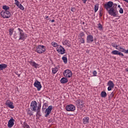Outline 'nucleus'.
Returning <instances> with one entry per match:
<instances>
[{
	"label": "nucleus",
	"mask_w": 128,
	"mask_h": 128,
	"mask_svg": "<svg viewBox=\"0 0 128 128\" xmlns=\"http://www.w3.org/2000/svg\"><path fill=\"white\" fill-rule=\"evenodd\" d=\"M30 108L32 112H36V115L40 116V109L42 108V103H40L38 106V103L36 100H32L30 105Z\"/></svg>",
	"instance_id": "obj_1"
},
{
	"label": "nucleus",
	"mask_w": 128,
	"mask_h": 128,
	"mask_svg": "<svg viewBox=\"0 0 128 128\" xmlns=\"http://www.w3.org/2000/svg\"><path fill=\"white\" fill-rule=\"evenodd\" d=\"M118 4H114L112 8H110L108 11H107L108 14L112 16H114V18L118 16V10L116 8Z\"/></svg>",
	"instance_id": "obj_2"
},
{
	"label": "nucleus",
	"mask_w": 128,
	"mask_h": 128,
	"mask_svg": "<svg viewBox=\"0 0 128 128\" xmlns=\"http://www.w3.org/2000/svg\"><path fill=\"white\" fill-rule=\"evenodd\" d=\"M18 30L19 32L18 40H22V42H24L28 38V35L24 33V30L20 29V28H18Z\"/></svg>",
	"instance_id": "obj_3"
},
{
	"label": "nucleus",
	"mask_w": 128,
	"mask_h": 128,
	"mask_svg": "<svg viewBox=\"0 0 128 128\" xmlns=\"http://www.w3.org/2000/svg\"><path fill=\"white\" fill-rule=\"evenodd\" d=\"M46 46L44 45H38L36 47V52L37 54H40L46 52Z\"/></svg>",
	"instance_id": "obj_4"
},
{
	"label": "nucleus",
	"mask_w": 128,
	"mask_h": 128,
	"mask_svg": "<svg viewBox=\"0 0 128 128\" xmlns=\"http://www.w3.org/2000/svg\"><path fill=\"white\" fill-rule=\"evenodd\" d=\"M0 16L4 18H10V11L2 10L0 12Z\"/></svg>",
	"instance_id": "obj_5"
},
{
	"label": "nucleus",
	"mask_w": 128,
	"mask_h": 128,
	"mask_svg": "<svg viewBox=\"0 0 128 128\" xmlns=\"http://www.w3.org/2000/svg\"><path fill=\"white\" fill-rule=\"evenodd\" d=\"M63 75L65 78H70L72 76V72L70 70H64Z\"/></svg>",
	"instance_id": "obj_6"
},
{
	"label": "nucleus",
	"mask_w": 128,
	"mask_h": 128,
	"mask_svg": "<svg viewBox=\"0 0 128 128\" xmlns=\"http://www.w3.org/2000/svg\"><path fill=\"white\" fill-rule=\"evenodd\" d=\"M114 2L110 1L104 4V8L108 12L110 8H112L114 6Z\"/></svg>",
	"instance_id": "obj_7"
},
{
	"label": "nucleus",
	"mask_w": 128,
	"mask_h": 128,
	"mask_svg": "<svg viewBox=\"0 0 128 128\" xmlns=\"http://www.w3.org/2000/svg\"><path fill=\"white\" fill-rule=\"evenodd\" d=\"M56 50L58 51L60 54H64L66 52V49L60 45L56 48Z\"/></svg>",
	"instance_id": "obj_8"
},
{
	"label": "nucleus",
	"mask_w": 128,
	"mask_h": 128,
	"mask_svg": "<svg viewBox=\"0 0 128 128\" xmlns=\"http://www.w3.org/2000/svg\"><path fill=\"white\" fill-rule=\"evenodd\" d=\"M75 104L78 108H84V102L82 100H80V99L76 100L75 102Z\"/></svg>",
	"instance_id": "obj_9"
},
{
	"label": "nucleus",
	"mask_w": 128,
	"mask_h": 128,
	"mask_svg": "<svg viewBox=\"0 0 128 128\" xmlns=\"http://www.w3.org/2000/svg\"><path fill=\"white\" fill-rule=\"evenodd\" d=\"M34 86L35 88H36L37 90H38V92H40V90H42V84H40V82H38V80H36L34 84Z\"/></svg>",
	"instance_id": "obj_10"
},
{
	"label": "nucleus",
	"mask_w": 128,
	"mask_h": 128,
	"mask_svg": "<svg viewBox=\"0 0 128 128\" xmlns=\"http://www.w3.org/2000/svg\"><path fill=\"white\" fill-rule=\"evenodd\" d=\"M67 112H74L76 110V106L72 104L68 105L66 107Z\"/></svg>",
	"instance_id": "obj_11"
},
{
	"label": "nucleus",
	"mask_w": 128,
	"mask_h": 128,
	"mask_svg": "<svg viewBox=\"0 0 128 128\" xmlns=\"http://www.w3.org/2000/svg\"><path fill=\"white\" fill-rule=\"evenodd\" d=\"M107 86H108V92L112 90L114 88V82L110 80L107 83Z\"/></svg>",
	"instance_id": "obj_12"
},
{
	"label": "nucleus",
	"mask_w": 128,
	"mask_h": 128,
	"mask_svg": "<svg viewBox=\"0 0 128 128\" xmlns=\"http://www.w3.org/2000/svg\"><path fill=\"white\" fill-rule=\"evenodd\" d=\"M52 106H50L45 110L46 114L44 116L46 118H48L50 116V114L52 112Z\"/></svg>",
	"instance_id": "obj_13"
},
{
	"label": "nucleus",
	"mask_w": 128,
	"mask_h": 128,
	"mask_svg": "<svg viewBox=\"0 0 128 128\" xmlns=\"http://www.w3.org/2000/svg\"><path fill=\"white\" fill-rule=\"evenodd\" d=\"M14 119L12 117L8 122V126L9 128H12L14 126Z\"/></svg>",
	"instance_id": "obj_14"
},
{
	"label": "nucleus",
	"mask_w": 128,
	"mask_h": 128,
	"mask_svg": "<svg viewBox=\"0 0 128 128\" xmlns=\"http://www.w3.org/2000/svg\"><path fill=\"white\" fill-rule=\"evenodd\" d=\"M94 42V36L92 34H89L86 37L87 44H92Z\"/></svg>",
	"instance_id": "obj_15"
},
{
	"label": "nucleus",
	"mask_w": 128,
	"mask_h": 128,
	"mask_svg": "<svg viewBox=\"0 0 128 128\" xmlns=\"http://www.w3.org/2000/svg\"><path fill=\"white\" fill-rule=\"evenodd\" d=\"M28 64L32 66H34L35 68H38V64H36L34 60H31L28 61Z\"/></svg>",
	"instance_id": "obj_16"
},
{
	"label": "nucleus",
	"mask_w": 128,
	"mask_h": 128,
	"mask_svg": "<svg viewBox=\"0 0 128 128\" xmlns=\"http://www.w3.org/2000/svg\"><path fill=\"white\" fill-rule=\"evenodd\" d=\"M6 106H8L10 108H14V102H12L10 100H7L6 104Z\"/></svg>",
	"instance_id": "obj_17"
},
{
	"label": "nucleus",
	"mask_w": 128,
	"mask_h": 128,
	"mask_svg": "<svg viewBox=\"0 0 128 128\" xmlns=\"http://www.w3.org/2000/svg\"><path fill=\"white\" fill-rule=\"evenodd\" d=\"M112 54H117L118 56H124L123 53L117 50H114L112 51Z\"/></svg>",
	"instance_id": "obj_18"
},
{
	"label": "nucleus",
	"mask_w": 128,
	"mask_h": 128,
	"mask_svg": "<svg viewBox=\"0 0 128 128\" xmlns=\"http://www.w3.org/2000/svg\"><path fill=\"white\" fill-rule=\"evenodd\" d=\"M118 50H120V52H124V54H128V50H126L124 48H122V46L118 47Z\"/></svg>",
	"instance_id": "obj_19"
},
{
	"label": "nucleus",
	"mask_w": 128,
	"mask_h": 128,
	"mask_svg": "<svg viewBox=\"0 0 128 128\" xmlns=\"http://www.w3.org/2000/svg\"><path fill=\"white\" fill-rule=\"evenodd\" d=\"M62 44L64 46H68V48H70V46H71L70 42L66 40H64V42H62Z\"/></svg>",
	"instance_id": "obj_20"
},
{
	"label": "nucleus",
	"mask_w": 128,
	"mask_h": 128,
	"mask_svg": "<svg viewBox=\"0 0 128 128\" xmlns=\"http://www.w3.org/2000/svg\"><path fill=\"white\" fill-rule=\"evenodd\" d=\"M82 122L84 124H88L90 122V118L88 116L84 117V118L82 119Z\"/></svg>",
	"instance_id": "obj_21"
},
{
	"label": "nucleus",
	"mask_w": 128,
	"mask_h": 128,
	"mask_svg": "<svg viewBox=\"0 0 128 128\" xmlns=\"http://www.w3.org/2000/svg\"><path fill=\"white\" fill-rule=\"evenodd\" d=\"M68 82V78L66 77H63L60 80L61 84H66Z\"/></svg>",
	"instance_id": "obj_22"
},
{
	"label": "nucleus",
	"mask_w": 128,
	"mask_h": 128,
	"mask_svg": "<svg viewBox=\"0 0 128 128\" xmlns=\"http://www.w3.org/2000/svg\"><path fill=\"white\" fill-rule=\"evenodd\" d=\"M8 68V65L6 64H0V70H5Z\"/></svg>",
	"instance_id": "obj_23"
},
{
	"label": "nucleus",
	"mask_w": 128,
	"mask_h": 128,
	"mask_svg": "<svg viewBox=\"0 0 128 128\" xmlns=\"http://www.w3.org/2000/svg\"><path fill=\"white\" fill-rule=\"evenodd\" d=\"M60 68V66H57L54 68H52V73L54 74H56L58 72V68Z\"/></svg>",
	"instance_id": "obj_24"
},
{
	"label": "nucleus",
	"mask_w": 128,
	"mask_h": 128,
	"mask_svg": "<svg viewBox=\"0 0 128 128\" xmlns=\"http://www.w3.org/2000/svg\"><path fill=\"white\" fill-rule=\"evenodd\" d=\"M84 36H86V34H84V32H80V33L79 34L78 37L80 38H83Z\"/></svg>",
	"instance_id": "obj_25"
},
{
	"label": "nucleus",
	"mask_w": 128,
	"mask_h": 128,
	"mask_svg": "<svg viewBox=\"0 0 128 128\" xmlns=\"http://www.w3.org/2000/svg\"><path fill=\"white\" fill-rule=\"evenodd\" d=\"M108 96V94H106V92L104 91H102L101 92V97L102 98H106V96Z\"/></svg>",
	"instance_id": "obj_26"
},
{
	"label": "nucleus",
	"mask_w": 128,
	"mask_h": 128,
	"mask_svg": "<svg viewBox=\"0 0 128 128\" xmlns=\"http://www.w3.org/2000/svg\"><path fill=\"white\" fill-rule=\"evenodd\" d=\"M3 10H4L6 12H8V10H10V7L8 6L4 5L2 6Z\"/></svg>",
	"instance_id": "obj_27"
},
{
	"label": "nucleus",
	"mask_w": 128,
	"mask_h": 128,
	"mask_svg": "<svg viewBox=\"0 0 128 128\" xmlns=\"http://www.w3.org/2000/svg\"><path fill=\"white\" fill-rule=\"evenodd\" d=\"M98 4H96L94 5V12H98Z\"/></svg>",
	"instance_id": "obj_28"
},
{
	"label": "nucleus",
	"mask_w": 128,
	"mask_h": 128,
	"mask_svg": "<svg viewBox=\"0 0 128 128\" xmlns=\"http://www.w3.org/2000/svg\"><path fill=\"white\" fill-rule=\"evenodd\" d=\"M62 60L64 62V64H68V58L66 56H63L62 58Z\"/></svg>",
	"instance_id": "obj_29"
},
{
	"label": "nucleus",
	"mask_w": 128,
	"mask_h": 128,
	"mask_svg": "<svg viewBox=\"0 0 128 128\" xmlns=\"http://www.w3.org/2000/svg\"><path fill=\"white\" fill-rule=\"evenodd\" d=\"M52 46H54V48H56V46L58 48V46H60V45H58V44L56 42H52Z\"/></svg>",
	"instance_id": "obj_30"
},
{
	"label": "nucleus",
	"mask_w": 128,
	"mask_h": 128,
	"mask_svg": "<svg viewBox=\"0 0 128 128\" xmlns=\"http://www.w3.org/2000/svg\"><path fill=\"white\" fill-rule=\"evenodd\" d=\"M27 114H29V116H33V114L32 112V110H30V108L28 109V111H27Z\"/></svg>",
	"instance_id": "obj_31"
},
{
	"label": "nucleus",
	"mask_w": 128,
	"mask_h": 128,
	"mask_svg": "<svg viewBox=\"0 0 128 128\" xmlns=\"http://www.w3.org/2000/svg\"><path fill=\"white\" fill-rule=\"evenodd\" d=\"M48 106V104L44 103L43 105L42 108V112H44L46 108V107Z\"/></svg>",
	"instance_id": "obj_32"
},
{
	"label": "nucleus",
	"mask_w": 128,
	"mask_h": 128,
	"mask_svg": "<svg viewBox=\"0 0 128 128\" xmlns=\"http://www.w3.org/2000/svg\"><path fill=\"white\" fill-rule=\"evenodd\" d=\"M80 42V44H84L85 41H84V38H79Z\"/></svg>",
	"instance_id": "obj_33"
},
{
	"label": "nucleus",
	"mask_w": 128,
	"mask_h": 128,
	"mask_svg": "<svg viewBox=\"0 0 128 128\" xmlns=\"http://www.w3.org/2000/svg\"><path fill=\"white\" fill-rule=\"evenodd\" d=\"M98 28L99 30H102V25L100 24H98Z\"/></svg>",
	"instance_id": "obj_34"
},
{
	"label": "nucleus",
	"mask_w": 128,
	"mask_h": 128,
	"mask_svg": "<svg viewBox=\"0 0 128 128\" xmlns=\"http://www.w3.org/2000/svg\"><path fill=\"white\" fill-rule=\"evenodd\" d=\"M18 7L21 10H24V7L22 4H20Z\"/></svg>",
	"instance_id": "obj_35"
},
{
	"label": "nucleus",
	"mask_w": 128,
	"mask_h": 128,
	"mask_svg": "<svg viewBox=\"0 0 128 128\" xmlns=\"http://www.w3.org/2000/svg\"><path fill=\"white\" fill-rule=\"evenodd\" d=\"M9 32H10L9 34L10 36H12V34H14V29L10 28L9 30Z\"/></svg>",
	"instance_id": "obj_36"
},
{
	"label": "nucleus",
	"mask_w": 128,
	"mask_h": 128,
	"mask_svg": "<svg viewBox=\"0 0 128 128\" xmlns=\"http://www.w3.org/2000/svg\"><path fill=\"white\" fill-rule=\"evenodd\" d=\"M112 46H113V48H115L116 50H118V46L116 44L112 43Z\"/></svg>",
	"instance_id": "obj_37"
},
{
	"label": "nucleus",
	"mask_w": 128,
	"mask_h": 128,
	"mask_svg": "<svg viewBox=\"0 0 128 128\" xmlns=\"http://www.w3.org/2000/svg\"><path fill=\"white\" fill-rule=\"evenodd\" d=\"M114 92H112L110 94L108 95V98H114Z\"/></svg>",
	"instance_id": "obj_38"
},
{
	"label": "nucleus",
	"mask_w": 128,
	"mask_h": 128,
	"mask_svg": "<svg viewBox=\"0 0 128 128\" xmlns=\"http://www.w3.org/2000/svg\"><path fill=\"white\" fill-rule=\"evenodd\" d=\"M119 12L121 14H124V9H122V8H120L119 10Z\"/></svg>",
	"instance_id": "obj_39"
},
{
	"label": "nucleus",
	"mask_w": 128,
	"mask_h": 128,
	"mask_svg": "<svg viewBox=\"0 0 128 128\" xmlns=\"http://www.w3.org/2000/svg\"><path fill=\"white\" fill-rule=\"evenodd\" d=\"M14 74H16L18 78H20V73L18 72H15Z\"/></svg>",
	"instance_id": "obj_40"
},
{
	"label": "nucleus",
	"mask_w": 128,
	"mask_h": 128,
	"mask_svg": "<svg viewBox=\"0 0 128 128\" xmlns=\"http://www.w3.org/2000/svg\"><path fill=\"white\" fill-rule=\"evenodd\" d=\"M99 16L100 18H102V10H100L99 12Z\"/></svg>",
	"instance_id": "obj_41"
},
{
	"label": "nucleus",
	"mask_w": 128,
	"mask_h": 128,
	"mask_svg": "<svg viewBox=\"0 0 128 128\" xmlns=\"http://www.w3.org/2000/svg\"><path fill=\"white\" fill-rule=\"evenodd\" d=\"M98 74V72H96V70H94L93 72V75L94 76H96V74Z\"/></svg>",
	"instance_id": "obj_42"
},
{
	"label": "nucleus",
	"mask_w": 128,
	"mask_h": 128,
	"mask_svg": "<svg viewBox=\"0 0 128 128\" xmlns=\"http://www.w3.org/2000/svg\"><path fill=\"white\" fill-rule=\"evenodd\" d=\"M15 4L17 6H18L20 5V2H15Z\"/></svg>",
	"instance_id": "obj_43"
},
{
	"label": "nucleus",
	"mask_w": 128,
	"mask_h": 128,
	"mask_svg": "<svg viewBox=\"0 0 128 128\" xmlns=\"http://www.w3.org/2000/svg\"><path fill=\"white\" fill-rule=\"evenodd\" d=\"M71 12H74L76 10L74 8H71L70 9Z\"/></svg>",
	"instance_id": "obj_44"
},
{
	"label": "nucleus",
	"mask_w": 128,
	"mask_h": 128,
	"mask_svg": "<svg viewBox=\"0 0 128 128\" xmlns=\"http://www.w3.org/2000/svg\"><path fill=\"white\" fill-rule=\"evenodd\" d=\"M84 4H86V0H82Z\"/></svg>",
	"instance_id": "obj_45"
},
{
	"label": "nucleus",
	"mask_w": 128,
	"mask_h": 128,
	"mask_svg": "<svg viewBox=\"0 0 128 128\" xmlns=\"http://www.w3.org/2000/svg\"><path fill=\"white\" fill-rule=\"evenodd\" d=\"M118 8H120V5H118Z\"/></svg>",
	"instance_id": "obj_46"
},
{
	"label": "nucleus",
	"mask_w": 128,
	"mask_h": 128,
	"mask_svg": "<svg viewBox=\"0 0 128 128\" xmlns=\"http://www.w3.org/2000/svg\"><path fill=\"white\" fill-rule=\"evenodd\" d=\"M51 22H54V20H51Z\"/></svg>",
	"instance_id": "obj_47"
},
{
	"label": "nucleus",
	"mask_w": 128,
	"mask_h": 128,
	"mask_svg": "<svg viewBox=\"0 0 128 128\" xmlns=\"http://www.w3.org/2000/svg\"><path fill=\"white\" fill-rule=\"evenodd\" d=\"M124 0V2H126L128 3V0Z\"/></svg>",
	"instance_id": "obj_48"
},
{
	"label": "nucleus",
	"mask_w": 128,
	"mask_h": 128,
	"mask_svg": "<svg viewBox=\"0 0 128 128\" xmlns=\"http://www.w3.org/2000/svg\"><path fill=\"white\" fill-rule=\"evenodd\" d=\"M15 2H18V0H14Z\"/></svg>",
	"instance_id": "obj_49"
},
{
	"label": "nucleus",
	"mask_w": 128,
	"mask_h": 128,
	"mask_svg": "<svg viewBox=\"0 0 128 128\" xmlns=\"http://www.w3.org/2000/svg\"><path fill=\"white\" fill-rule=\"evenodd\" d=\"M126 72H128V68H127L126 69Z\"/></svg>",
	"instance_id": "obj_50"
},
{
	"label": "nucleus",
	"mask_w": 128,
	"mask_h": 128,
	"mask_svg": "<svg viewBox=\"0 0 128 128\" xmlns=\"http://www.w3.org/2000/svg\"><path fill=\"white\" fill-rule=\"evenodd\" d=\"M46 18H48V16H46Z\"/></svg>",
	"instance_id": "obj_51"
},
{
	"label": "nucleus",
	"mask_w": 128,
	"mask_h": 128,
	"mask_svg": "<svg viewBox=\"0 0 128 128\" xmlns=\"http://www.w3.org/2000/svg\"><path fill=\"white\" fill-rule=\"evenodd\" d=\"M82 24H84V22H83Z\"/></svg>",
	"instance_id": "obj_52"
},
{
	"label": "nucleus",
	"mask_w": 128,
	"mask_h": 128,
	"mask_svg": "<svg viewBox=\"0 0 128 128\" xmlns=\"http://www.w3.org/2000/svg\"><path fill=\"white\" fill-rule=\"evenodd\" d=\"M15 38H16V37Z\"/></svg>",
	"instance_id": "obj_53"
}]
</instances>
